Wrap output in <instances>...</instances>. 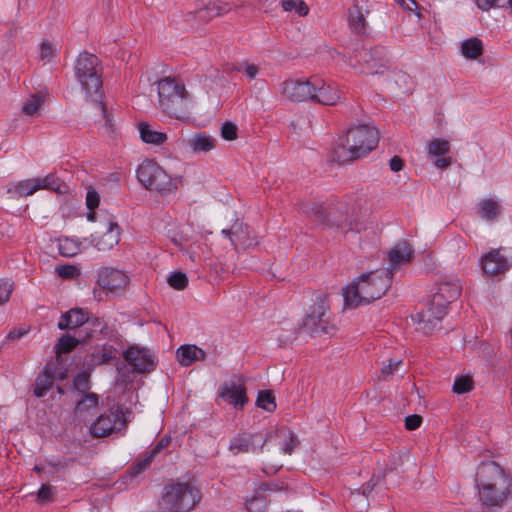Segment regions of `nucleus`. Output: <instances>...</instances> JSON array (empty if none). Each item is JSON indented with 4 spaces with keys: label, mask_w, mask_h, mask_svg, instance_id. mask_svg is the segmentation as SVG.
<instances>
[{
    "label": "nucleus",
    "mask_w": 512,
    "mask_h": 512,
    "mask_svg": "<svg viewBox=\"0 0 512 512\" xmlns=\"http://www.w3.org/2000/svg\"><path fill=\"white\" fill-rule=\"evenodd\" d=\"M103 319H100L98 317H89L88 321H86V325L89 327L91 333L89 334V337L94 336L95 334L99 333V329L103 323Z\"/></svg>",
    "instance_id": "nucleus-58"
},
{
    "label": "nucleus",
    "mask_w": 512,
    "mask_h": 512,
    "mask_svg": "<svg viewBox=\"0 0 512 512\" xmlns=\"http://www.w3.org/2000/svg\"><path fill=\"white\" fill-rule=\"evenodd\" d=\"M167 282L172 288L176 290H182L187 286L188 278L187 275L183 272H173L168 277Z\"/></svg>",
    "instance_id": "nucleus-45"
},
{
    "label": "nucleus",
    "mask_w": 512,
    "mask_h": 512,
    "mask_svg": "<svg viewBox=\"0 0 512 512\" xmlns=\"http://www.w3.org/2000/svg\"><path fill=\"white\" fill-rule=\"evenodd\" d=\"M231 10V7L227 3H221L219 1L210 2L203 8L196 10L195 12H189L185 15L186 22L198 21L207 23L214 17L223 15Z\"/></svg>",
    "instance_id": "nucleus-23"
},
{
    "label": "nucleus",
    "mask_w": 512,
    "mask_h": 512,
    "mask_svg": "<svg viewBox=\"0 0 512 512\" xmlns=\"http://www.w3.org/2000/svg\"><path fill=\"white\" fill-rule=\"evenodd\" d=\"M98 66L97 56L87 52L81 53L76 60L75 76L88 96L95 95L98 97V92L102 86Z\"/></svg>",
    "instance_id": "nucleus-10"
},
{
    "label": "nucleus",
    "mask_w": 512,
    "mask_h": 512,
    "mask_svg": "<svg viewBox=\"0 0 512 512\" xmlns=\"http://www.w3.org/2000/svg\"><path fill=\"white\" fill-rule=\"evenodd\" d=\"M137 179L147 190L170 194L177 190V179L172 178L160 165L152 160L143 161L137 171Z\"/></svg>",
    "instance_id": "nucleus-8"
},
{
    "label": "nucleus",
    "mask_w": 512,
    "mask_h": 512,
    "mask_svg": "<svg viewBox=\"0 0 512 512\" xmlns=\"http://www.w3.org/2000/svg\"><path fill=\"white\" fill-rule=\"evenodd\" d=\"M302 327L311 335L330 334L335 331V326L331 323L327 295L316 296L315 302L303 319Z\"/></svg>",
    "instance_id": "nucleus-9"
},
{
    "label": "nucleus",
    "mask_w": 512,
    "mask_h": 512,
    "mask_svg": "<svg viewBox=\"0 0 512 512\" xmlns=\"http://www.w3.org/2000/svg\"><path fill=\"white\" fill-rule=\"evenodd\" d=\"M54 488L50 485L43 484L37 493V499L42 502H50L53 500Z\"/></svg>",
    "instance_id": "nucleus-53"
},
{
    "label": "nucleus",
    "mask_w": 512,
    "mask_h": 512,
    "mask_svg": "<svg viewBox=\"0 0 512 512\" xmlns=\"http://www.w3.org/2000/svg\"><path fill=\"white\" fill-rule=\"evenodd\" d=\"M56 46L49 41H43L40 47V59L44 62H50L56 56Z\"/></svg>",
    "instance_id": "nucleus-46"
},
{
    "label": "nucleus",
    "mask_w": 512,
    "mask_h": 512,
    "mask_svg": "<svg viewBox=\"0 0 512 512\" xmlns=\"http://www.w3.org/2000/svg\"><path fill=\"white\" fill-rule=\"evenodd\" d=\"M380 481V477L379 476H373L370 481L363 487V495L366 496V497H369V495L371 494L374 486H376L378 484V482Z\"/></svg>",
    "instance_id": "nucleus-60"
},
{
    "label": "nucleus",
    "mask_w": 512,
    "mask_h": 512,
    "mask_svg": "<svg viewBox=\"0 0 512 512\" xmlns=\"http://www.w3.org/2000/svg\"><path fill=\"white\" fill-rule=\"evenodd\" d=\"M402 364V360L394 361L390 359L387 364H385L381 368V376L383 378H387L394 373L398 369V367Z\"/></svg>",
    "instance_id": "nucleus-55"
},
{
    "label": "nucleus",
    "mask_w": 512,
    "mask_h": 512,
    "mask_svg": "<svg viewBox=\"0 0 512 512\" xmlns=\"http://www.w3.org/2000/svg\"><path fill=\"white\" fill-rule=\"evenodd\" d=\"M56 271L62 278L72 279L80 274L78 267L70 264L59 265L56 267Z\"/></svg>",
    "instance_id": "nucleus-48"
},
{
    "label": "nucleus",
    "mask_w": 512,
    "mask_h": 512,
    "mask_svg": "<svg viewBox=\"0 0 512 512\" xmlns=\"http://www.w3.org/2000/svg\"><path fill=\"white\" fill-rule=\"evenodd\" d=\"M220 133H221V137L224 140L233 141L237 138L238 128L232 122H225V123H223V125L221 127Z\"/></svg>",
    "instance_id": "nucleus-47"
},
{
    "label": "nucleus",
    "mask_w": 512,
    "mask_h": 512,
    "mask_svg": "<svg viewBox=\"0 0 512 512\" xmlns=\"http://www.w3.org/2000/svg\"><path fill=\"white\" fill-rule=\"evenodd\" d=\"M156 84L160 110L171 118H186L192 105V95L183 81L168 76L160 79Z\"/></svg>",
    "instance_id": "nucleus-4"
},
{
    "label": "nucleus",
    "mask_w": 512,
    "mask_h": 512,
    "mask_svg": "<svg viewBox=\"0 0 512 512\" xmlns=\"http://www.w3.org/2000/svg\"><path fill=\"white\" fill-rule=\"evenodd\" d=\"M392 283L390 272L377 269L361 274L356 280L343 289L345 306L357 308L380 299Z\"/></svg>",
    "instance_id": "nucleus-2"
},
{
    "label": "nucleus",
    "mask_w": 512,
    "mask_h": 512,
    "mask_svg": "<svg viewBox=\"0 0 512 512\" xmlns=\"http://www.w3.org/2000/svg\"><path fill=\"white\" fill-rule=\"evenodd\" d=\"M204 357V351L194 345H183L177 350V359L183 366H189L194 361L201 360Z\"/></svg>",
    "instance_id": "nucleus-30"
},
{
    "label": "nucleus",
    "mask_w": 512,
    "mask_h": 512,
    "mask_svg": "<svg viewBox=\"0 0 512 512\" xmlns=\"http://www.w3.org/2000/svg\"><path fill=\"white\" fill-rule=\"evenodd\" d=\"M312 78L307 80L288 79L279 84L278 92L281 97L290 102H306L312 98Z\"/></svg>",
    "instance_id": "nucleus-14"
},
{
    "label": "nucleus",
    "mask_w": 512,
    "mask_h": 512,
    "mask_svg": "<svg viewBox=\"0 0 512 512\" xmlns=\"http://www.w3.org/2000/svg\"><path fill=\"white\" fill-rule=\"evenodd\" d=\"M79 343L80 340L75 337L68 334L62 335L54 347L56 354L55 364L60 367H65V361L62 355L72 351Z\"/></svg>",
    "instance_id": "nucleus-28"
},
{
    "label": "nucleus",
    "mask_w": 512,
    "mask_h": 512,
    "mask_svg": "<svg viewBox=\"0 0 512 512\" xmlns=\"http://www.w3.org/2000/svg\"><path fill=\"white\" fill-rule=\"evenodd\" d=\"M139 133L142 141L148 144L162 145L167 140L166 133L152 129L147 123H140Z\"/></svg>",
    "instance_id": "nucleus-33"
},
{
    "label": "nucleus",
    "mask_w": 512,
    "mask_h": 512,
    "mask_svg": "<svg viewBox=\"0 0 512 512\" xmlns=\"http://www.w3.org/2000/svg\"><path fill=\"white\" fill-rule=\"evenodd\" d=\"M38 190L60 191L62 183L60 179L53 173L44 177L35 178Z\"/></svg>",
    "instance_id": "nucleus-39"
},
{
    "label": "nucleus",
    "mask_w": 512,
    "mask_h": 512,
    "mask_svg": "<svg viewBox=\"0 0 512 512\" xmlns=\"http://www.w3.org/2000/svg\"><path fill=\"white\" fill-rule=\"evenodd\" d=\"M351 64L369 75L381 74L389 67L387 53L383 47L363 48L351 58Z\"/></svg>",
    "instance_id": "nucleus-12"
},
{
    "label": "nucleus",
    "mask_w": 512,
    "mask_h": 512,
    "mask_svg": "<svg viewBox=\"0 0 512 512\" xmlns=\"http://www.w3.org/2000/svg\"><path fill=\"white\" fill-rule=\"evenodd\" d=\"M484 273L489 275H501L506 273L511 263L501 249H493L486 253L481 260Z\"/></svg>",
    "instance_id": "nucleus-21"
},
{
    "label": "nucleus",
    "mask_w": 512,
    "mask_h": 512,
    "mask_svg": "<svg viewBox=\"0 0 512 512\" xmlns=\"http://www.w3.org/2000/svg\"><path fill=\"white\" fill-rule=\"evenodd\" d=\"M400 5L405 6L406 9L413 11L417 6L414 0H397Z\"/></svg>",
    "instance_id": "nucleus-64"
},
{
    "label": "nucleus",
    "mask_w": 512,
    "mask_h": 512,
    "mask_svg": "<svg viewBox=\"0 0 512 512\" xmlns=\"http://www.w3.org/2000/svg\"><path fill=\"white\" fill-rule=\"evenodd\" d=\"M311 94L310 101L322 105L334 106L341 101V91L338 87L319 78H312Z\"/></svg>",
    "instance_id": "nucleus-16"
},
{
    "label": "nucleus",
    "mask_w": 512,
    "mask_h": 512,
    "mask_svg": "<svg viewBox=\"0 0 512 512\" xmlns=\"http://www.w3.org/2000/svg\"><path fill=\"white\" fill-rule=\"evenodd\" d=\"M13 291V282L10 279H0V304L6 303Z\"/></svg>",
    "instance_id": "nucleus-50"
},
{
    "label": "nucleus",
    "mask_w": 512,
    "mask_h": 512,
    "mask_svg": "<svg viewBox=\"0 0 512 512\" xmlns=\"http://www.w3.org/2000/svg\"><path fill=\"white\" fill-rule=\"evenodd\" d=\"M88 316L89 313L84 309L73 308L62 314L57 326L60 330L76 329L86 324Z\"/></svg>",
    "instance_id": "nucleus-27"
},
{
    "label": "nucleus",
    "mask_w": 512,
    "mask_h": 512,
    "mask_svg": "<svg viewBox=\"0 0 512 512\" xmlns=\"http://www.w3.org/2000/svg\"><path fill=\"white\" fill-rule=\"evenodd\" d=\"M348 21L351 29L356 33H364L367 27L365 13L358 5L352 6L348 11Z\"/></svg>",
    "instance_id": "nucleus-34"
},
{
    "label": "nucleus",
    "mask_w": 512,
    "mask_h": 512,
    "mask_svg": "<svg viewBox=\"0 0 512 512\" xmlns=\"http://www.w3.org/2000/svg\"><path fill=\"white\" fill-rule=\"evenodd\" d=\"M256 404L267 412H273L276 409L275 398L269 391H260L258 393Z\"/></svg>",
    "instance_id": "nucleus-40"
},
{
    "label": "nucleus",
    "mask_w": 512,
    "mask_h": 512,
    "mask_svg": "<svg viewBox=\"0 0 512 512\" xmlns=\"http://www.w3.org/2000/svg\"><path fill=\"white\" fill-rule=\"evenodd\" d=\"M421 423L422 417L417 414L409 415L405 418V428L410 431L419 428Z\"/></svg>",
    "instance_id": "nucleus-57"
},
{
    "label": "nucleus",
    "mask_w": 512,
    "mask_h": 512,
    "mask_svg": "<svg viewBox=\"0 0 512 512\" xmlns=\"http://www.w3.org/2000/svg\"><path fill=\"white\" fill-rule=\"evenodd\" d=\"M462 286L457 278L442 280L433 293L428 308L417 315L420 329L425 333L432 332L447 314L450 303L457 300Z\"/></svg>",
    "instance_id": "nucleus-3"
},
{
    "label": "nucleus",
    "mask_w": 512,
    "mask_h": 512,
    "mask_svg": "<svg viewBox=\"0 0 512 512\" xmlns=\"http://www.w3.org/2000/svg\"><path fill=\"white\" fill-rule=\"evenodd\" d=\"M58 250L64 257H73L81 251V242L69 237L60 238L58 240Z\"/></svg>",
    "instance_id": "nucleus-36"
},
{
    "label": "nucleus",
    "mask_w": 512,
    "mask_h": 512,
    "mask_svg": "<svg viewBox=\"0 0 512 512\" xmlns=\"http://www.w3.org/2000/svg\"><path fill=\"white\" fill-rule=\"evenodd\" d=\"M74 387L77 391L86 394L90 388L88 374L81 372L76 375L73 381Z\"/></svg>",
    "instance_id": "nucleus-49"
},
{
    "label": "nucleus",
    "mask_w": 512,
    "mask_h": 512,
    "mask_svg": "<svg viewBox=\"0 0 512 512\" xmlns=\"http://www.w3.org/2000/svg\"><path fill=\"white\" fill-rule=\"evenodd\" d=\"M129 410L123 405H116L110 410L100 414L90 425L89 432L95 438L108 437L114 433L126 430L128 420L126 414Z\"/></svg>",
    "instance_id": "nucleus-11"
},
{
    "label": "nucleus",
    "mask_w": 512,
    "mask_h": 512,
    "mask_svg": "<svg viewBox=\"0 0 512 512\" xmlns=\"http://www.w3.org/2000/svg\"><path fill=\"white\" fill-rule=\"evenodd\" d=\"M268 440H273L285 454H292L298 446L299 441L295 434L288 428L282 427L277 429L273 434L267 436Z\"/></svg>",
    "instance_id": "nucleus-26"
},
{
    "label": "nucleus",
    "mask_w": 512,
    "mask_h": 512,
    "mask_svg": "<svg viewBox=\"0 0 512 512\" xmlns=\"http://www.w3.org/2000/svg\"><path fill=\"white\" fill-rule=\"evenodd\" d=\"M237 71L239 72H243L244 75L247 77V79L249 81H252L256 78L258 72H259V67L255 64H252V63H243V64H240L237 68H236Z\"/></svg>",
    "instance_id": "nucleus-52"
},
{
    "label": "nucleus",
    "mask_w": 512,
    "mask_h": 512,
    "mask_svg": "<svg viewBox=\"0 0 512 512\" xmlns=\"http://www.w3.org/2000/svg\"><path fill=\"white\" fill-rule=\"evenodd\" d=\"M477 207L479 216L486 221H493L500 214V205L492 198L480 201Z\"/></svg>",
    "instance_id": "nucleus-32"
},
{
    "label": "nucleus",
    "mask_w": 512,
    "mask_h": 512,
    "mask_svg": "<svg viewBox=\"0 0 512 512\" xmlns=\"http://www.w3.org/2000/svg\"><path fill=\"white\" fill-rule=\"evenodd\" d=\"M123 355L125 360L138 372H149L154 368V357L146 348L131 346Z\"/></svg>",
    "instance_id": "nucleus-22"
},
{
    "label": "nucleus",
    "mask_w": 512,
    "mask_h": 512,
    "mask_svg": "<svg viewBox=\"0 0 512 512\" xmlns=\"http://www.w3.org/2000/svg\"><path fill=\"white\" fill-rule=\"evenodd\" d=\"M44 102V96L40 93L30 95L22 106V112L24 115L29 117H36L39 115V111Z\"/></svg>",
    "instance_id": "nucleus-37"
},
{
    "label": "nucleus",
    "mask_w": 512,
    "mask_h": 512,
    "mask_svg": "<svg viewBox=\"0 0 512 512\" xmlns=\"http://www.w3.org/2000/svg\"><path fill=\"white\" fill-rule=\"evenodd\" d=\"M450 151V143L448 140L437 138L427 145L429 157L436 158L433 163L438 168H447L452 164L451 157L446 156Z\"/></svg>",
    "instance_id": "nucleus-24"
},
{
    "label": "nucleus",
    "mask_w": 512,
    "mask_h": 512,
    "mask_svg": "<svg viewBox=\"0 0 512 512\" xmlns=\"http://www.w3.org/2000/svg\"><path fill=\"white\" fill-rule=\"evenodd\" d=\"M413 251L410 245L406 242L397 244L388 254L389 267L384 268L393 273L401 268V266L408 264L412 259Z\"/></svg>",
    "instance_id": "nucleus-25"
},
{
    "label": "nucleus",
    "mask_w": 512,
    "mask_h": 512,
    "mask_svg": "<svg viewBox=\"0 0 512 512\" xmlns=\"http://www.w3.org/2000/svg\"><path fill=\"white\" fill-rule=\"evenodd\" d=\"M218 396L235 409H242L248 402L245 379L238 376L223 382L219 386Z\"/></svg>",
    "instance_id": "nucleus-13"
},
{
    "label": "nucleus",
    "mask_w": 512,
    "mask_h": 512,
    "mask_svg": "<svg viewBox=\"0 0 512 512\" xmlns=\"http://www.w3.org/2000/svg\"><path fill=\"white\" fill-rule=\"evenodd\" d=\"M67 376L65 367H60L54 362L47 364L43 374L39 375L36 379L34 394L36 397H43L47 391L52 387L56 379L63 380Z\"/></svg>",
    "instance_id": "nucleus-18"
},
{
    "label": "nucleus",
    "mask_w": 512,
    "mask_h": 512,
    "mask_svg": "<svg viewBox=\"0 0 512 512\" xmlns=\"http://www.w3.org/2000/svg\"><path fill=\"white\" fill-rule=\"evenodd\" d=\"M390 169L393 172H399L404 167V162L399 156H394L389 162Z\"/></svg>",
    "instance_id": "nucleus-61"
},
{
    "label": "nucleus",
    "mask_w": 512,
    "mask_h": 512,
    "mask_svg": "<svg viewBox=\"0 0 512 512\" xmlns=\"http://www.w3.org/2000/svg\"><path fill=\"white\" fill-rule=\"evenodd\" d=\"M268 441L267 436L261 433H239L230 440L229 450L234 454L258 453L262 451Z\"/></svg>",
    "instance_id": "nucleus-15"
},
{
    "label": "nucleus",
    "mask_w": 512,
    "mask_h": 512,
    "mask_svg": "<svg viewBox=\"0 0 512 512\" xmlns=\"http://www.w3.org/2000/svg\"><path fill=\"white\" fill-rule=\"evenodd\" d=\"M462 54L466 58L476 59L482 54V42L478 38H471L462 43Z\"/></svg>",
    "instance_id": "nucleus-38"
},
{
    "label": "nucleus",
    "mask_w": 512,
    "mask_h": 512,
    "mask_svg": "<svg viewBox=\"0 0 512 512\" xmlns=\"http://www.w3.org/2000/svg\"><path fill=\"white\" fill-rule=\"evenodd\" d=\"M99 405V396L95 393L83 394L75 407L76 416H84L93 412Z\"/></svg>",
    "instance_id": "nucleus-31"
},
{
    "label": "nucleus",
    "mask_w": 512,
    "mask_h": 512,
    "mask_svg": "<svg viewBox=\"0 0 512 512\" xmlns=\"http://www.w3.org/2000/svg\"><path fill=\"white\" fill-rule=\"evenodd\" d=\"M300 210L307 217L325 225L329 228L347 233L353 230H359L358 224L346 212L336 208L326 209L323 205L317 203H303Z\"/></svg>",
    "instance_id": "nucleus-7"
},
{
    "label": "nucleus",
    "mask_w": 512,
    "mask_h": 512,
    "mask_svg": "<svg viewBox=\"0 0 512 512\" xmlns=\"http://www.w3.org/2000/svg\"><path fill=\"white\" fill-rule=\"evenodd\" d=\"M201 500V493L188 482H175L164 487L159 500L162 512H189Z\"/></svg>",
    "instance_id": "nucleus-6"
},
{
    "label": "nucleus",
    "mask_w": 512,
    "mask_h": 512,
    "mask_svg": "<svg viewBox=\"0 0 512 512\" xmlns=\"http://www.w3.org/2000/svg\"><path fill=\"white\" fill-rule=\"evenodd\" d=\"M246 506L250 512H263L266 506V501L262 496H253L247 500Z\"/></svg>",
    "instance_id": "nucleus-51"
},
{
    "label": "nucleus",
    "mask_w": 512,
    "mask_h": 512,
    "mask_svg": "<svg viewBox=\"0 0 512 512\" xmlns=\"http://www.w3.org/2000/svg\"><path fill=\"white\" fill-rule=\"evenodd\" d=\"M38 190L35 178L18 181L7 190V193L17 197H27L36 193Z\"/></svg>",
    "instance_id": "nucleus-35"
},
{
    "label": "nucleus",
    "mask_w": 512,
    "mask_h": 512,
    "mask_svg": "<svg viewBox=\"0 0 512 512\" xmlns=\"http://www.w3.org/2000/svg\"><path fill=\"white\" fill-rule=\"evenodd\" d=\"M477 6L482 10L491 8H507L512 15V0H476Z\"/></svg>",
    "instance_id": "nucleus-42"
},
{
    "label": "nucleus",
    "mask_w": 512,
    "mask_h": 512,
    "mask_svg": "<svg viewBox=\"0 0 512 512\" xmlns=\"http://www.w3.org/2000/svg\"><path fill=\"white\" fill-rule=\"evenodd\" d=\"M24 334H26V331L24 330H12L8 333L7 339L8 340H16L21 338Z\"/></svg>",
    "instance_id": "nucleus-63"
},
{
    "label": "nucleus",
    "mask_w": 512,
    "mask_h": 512,
    "mask_svg": "<svg viewBox=\"0 0 512 512\" xmlns=\"http://www.w3.org/2000/svg\"><path fill=\"white\" fill-rule=\"evenodd\" d=\"M153 460V455H148L145 459H143L142 461H140L139 463H137L133 469H132V473L134 475H137L139 473H141L147 466L150 465V463L152 462Z\"/></svg>",
    "instance_id": "nucleus-59"
},
{
    "label": "nucleus",
    "mask_w": 512,
    "mask_h": 512,
    "mask_svg": "<svg viewBox=\"0 0 512 512\" xmlns=\"http://www.w3.org/2000/svg\"><path fill=\"white\" fill-rule=\"evenodd\" d=\"M99 202V194L95 190L89 189L86 194V205L89 210H94L96 207H98Z\"/></svg>",
    "instance_id": "nucleus-56"
},
{
    "label": "nucleus",
    "mask_w": 512,
    "mask_h": 512,
    "mask_svg": "<svg viewBox=\"0 0 512 512\" xmlns=\"http://www.w3.org/2000/svg\"><path fill=\"white\" fill-rule=\"evenodd\" d=\"M378 131L369 125H358L347 131L337 150L339 161L355 160L367 155L378 144Z\"/></svg>",
    "instance_id": "nucleus-5"
},
{
    "label": "nucleus",
    "mask_w": 512,
    "mask_h": 512,
    "mask_svg": "<svg viewBox=\"0 0 512 512\" xmlns=\"http://www.w3.org/2000/svg\"><path fill=\"white\" fill-rule=\"evenodd\" d=\"M98 284L110 292L122 291L129 282V277L121 270L106 267L98 273Z\"/></svg>",
    "instance_id": "nucleus-19"
},
{
    "label": "nucleus",
    "mask_w": 512,
    "mask_h": 512,
    "mask_svg": "<svg viewBox=\"0 0 512 512\" xmlns=\"http://www.w3.org/2000/svg\"><path fill=\"white\" fill-rule=\"evenodd\" d=\"M473 388L472 378L468 376H460L455 379L453 384V392L457 394H464L471 391Z\"/></svg>",
    "instance_id": "nucleus-44"
},
{
    "label": "nucleus",
    "mask_w": 512,
    "mask_h": 512,
    "mask_svg": "<svg viewBox=\"0 0 512 512\" xmlns=\"http://www.w3.org/2000/svg\"><path fill=\"white\" fill-rule=\"evenodd\" d=\"M121 229L116 222L107 221L104 224V231L95 232L92 235L93 245L100 251L113 248L120 240Z\"/></svg>",
    "instance_id": "nucleus-20"
},
{
    "label": "nucleus",
    "mask_w": 512,
    "mask_h": 512,
    "mask_svg": "<svg viewBox=\"0 0 512 512\" xmlns=\"http://www.w3.org/2000/svg\"><path fill=\"white\" fill-rule=\"evenodd\" d=\"M297 337V329L295 327H291L288 330H283L282 333L278 335V341L281 345H287L292 343Z\"/></svg>",
    "instance_id": "nucleus-54"
},
{
    "label": "nucleus",
    "mask_w": 512,
    "mask_h": 512,
    "mask_svg": "<svg viewBox=\"0 0 512 512\" xmlns=\"http://www.w3.org/2000/svg\"><path fill=\"white\" fill-rule=\"evenodd\" d=\"M99 334H101L103 337L111 338L113 336V329L109 327L105 321H103L99 329Z\"/></svg>",
    "instance_id": "nucleus-62"
},
{
    "label": "nucleus",
    "mask_w": 512,
    "mask_h": 512,
    "mask_svg": "<svg viewBox=\"0 0 512 512\" xmlns=\"http://www.w3.org/2000/svg\"><path fill=\"white\" fill-rule=\"evenodd\" d=\"M281 5L285 11L295 10L299 16H306L309 12V8L303 0H283Z\"/></svg>",
    "instance_id": "nucleus-41"
},
{
    "label": "nucleus",
    "mask_w": 512,
    "mask_h": 512,
    "mask_svg": "<svg viewBox=\"0 0 512 512\" xmlns=\"http://www.w3.org/2000/svg\"><path fill=\"white\" fill-rule=\"evenodd\" d=\"M222 234L227 236L235 248H250L257 244L254 231L246 224L236 221L230 229H223Z\"/></svg>",
    "instance_id": "nucleus-17"
},
{
    "label": "nucleus",
    "mask_w": 512,
    "mask_h": 512,
    "mask_svg": "<svg viewBox=\"0 0 512 512\" xmlns=\"http://www.w3.org/2000/svg\"><path fill=\"white\" fill-rule=\"evenodd\" d=\"M475 482L484 506L500 507L511 495L512 478L494 461L483 462L478 466Z\"/></svg>",
    "instance_id": "nucleus-1"
},
{
    "label": "nucleus",
    "mask_w": 512,
    "mask_h": 512,
    "mask_svg": "<svg viewBox=\"0 0 512 512\" xmlns=\"http://www.w3.org/2000/svg\"><path fill=\"white\" fill-rule=\"evenodd\" d=\"M116 353L117 351L111 346H104L93 354V359L97 364H108L116 357Z\"/></svg>",
    "instance_id": "nucleus-43"
},
{
    "label": "nucleus",
    "mask_w": 512,
    "mask_h": 512,
    "mask_svg": "<svg viewBox=\"0 0 512 512\" xmlns=\"http://www.w3.org/2000/svg\"><path fill=\"white\" fill-rule=\"evenodd\" d=\"M189 147L194 153H207L216 146V139L204 132L193 135L188 140Z\"/></svg>",
    "instance_id": "nucleus-29"
}]
</instances>
